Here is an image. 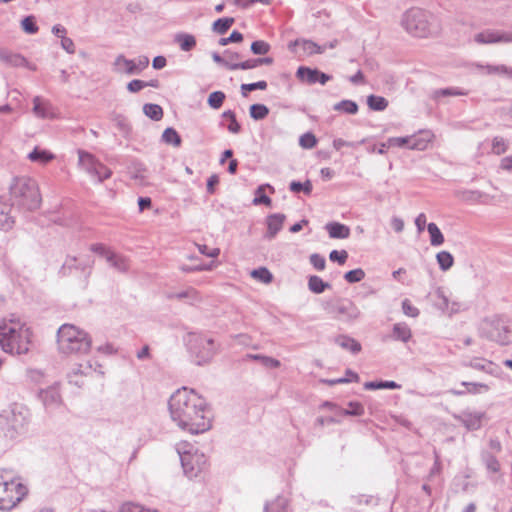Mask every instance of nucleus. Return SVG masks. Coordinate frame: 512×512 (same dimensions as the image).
Listing matches in <instances>:
<instances>
[{"label":"nucleus","mask_w":512,"mask_h":512,"mask_svg":"<svg viewBox=\"0 0 512 512\" xmlns=\"http://www.w3.org/2000/svg\"><path fill=\"white\" fill-rule=\"evenodd\" d=\"M30 337V329L15 315L0 325V346L6 353L26 354L29 351Z\"/></svg>","instance_id":"obj_1"},{"label":"nucleus","mask_w":512,"mask_h":512,"mask_svg":"<svg viewBox=\"0 0 512 512\" xmlns=\"http://www.w3.org/2000/svg\"><path fill=\"white\" fill-rule=\"evenodd\" d=\"M12 207L23 211H34L40 207L42 198L36 180L21 176L13 179L10 185Z\"/></svg>","instance_id":"obj_2"},{"label":"nucleus","mask_w":512,"mask_h":512,"mask_svg":"<svg viewBox=\"0 0 512 512\" xmlns=\"http://www.w3.org/2000/svg\"><path fill=\"white\" fill-rule=\"evenodd\" d=\"M168 407L173 416H194L210 412L207 401L187 387L179 388L170 396Z\"/></svg>","instance_id":"obj_3"},{"label":"nucleus","mask_w":512,"mask_h":512,"mask_svg":"<svg viewBox=\"0 0 512 512\" xmlns=\"http://www.w3.org/2000/svg\"><path fill=\"white\" fill-rule=\"evenodd\" d=\"M91 342L88 333L73 324H63L57 331L59 350L65 354H86L91 348Z\"/></svg>","instance_id":"obj_4"},{"label":"nucleus","mask_w":512,"mask_h":512,"mask_svg":"<svg viewBox=\"0 0 512 512\" xmlns=\"http://www.w3.org/2000/svg\"><path fill=\"white\" fill-rule=\"evenodd\" d=\"M26 492V487L15 480L11 470L0 469V510L15 507Z\"/></svg>","instance_id":"obj_5"},{"label":"nucleus","mask_w":512,"mask_h":512,"mask_svg":"<svg viewBox=\"0 0 512 512\" xmlns=\"http://www.w3.org/2000/svg\"><path fill=\"white\" fill-rule=\"evenodd\" d=\"M482 337L494 341L500 345H508L512 342V332L505 322L497 317L484 319L479 327Z\"/></svg>","instance_id":"obj_6"},{"label":"nucleus","mask_w":512,"mask_h":512,"mask_svg":"<svg viewBox=\"0 0 512 512\" xmlns=\"http://www.w3.org/2000/svg\"><path fill=\"white\" fill-rule=\"evenodd\" d=\"M401 25L414 37L424 38L430 33L429 15L418 8L406 11L402 16Z\"/></svg>","instance_id":"obj_7"},{"label":"nucleus","mask_w":512,"mask_h":512,"mask_svg":"<svg viewBox=\"0 0 512 512\" xmlns=\"http://www.w3.org/2000/svg\"><path fill=\"white\" fill-rule=\"evenodd\" d=\"M187 345L197 365L210 362L216 352L214 340L198 334H190Z\"/></svg>","instance_id":"obj_8"},{"label":"nucleus","mask_w":512,"mask_h":512,"mask_svg":"<svg viewBox=\"0 0 512 512\" xmlns=\"http://www.w3.org/2000/svg\"><path fill=\"white\" fill-rule=\"evenodd\" d=\"M179 455L184 474L189 479L198 477L206 467V458L203 454L185 452Z\"/></svg>","instance_id":"obj_9"},{"label":"nucleus","mask_w":512,"mask_h":512,"mask_svg":"<svg viewBox=\"0 0 512 512\" xmlns=\"http://www.w3.org/2000/svg\"><path fill=\"white\" fill-rule=\"evenodd\" d=\"M328 312L347 322L355 321L361 315L359 308L349 299H340L335 304L328 305Z\"/></svg>","instance_id":"obj_10"},{"label":"nucleus","mask_w":512,"mask_h":512,"mask_svg":"<svg viewBox=\"0 0 512 512\" xmlns=\"http://www.w3.org/2000/svg\"><path fill=\"white\" fill-rule=\"evenodd\" d=\"M172 420L179 428L193 435L204 433L212 427L209 418H172Z\"/></svg>","instance_id":"obj_11"},{"label":"nucleus","mask_w":512,"mask_h":512,"mask_svg":"<svg viewBox=\"0 0 512 512\" xmlns=\"http://www.w3.org/2000/svg\"><path fill=\"white\" fill-rule=\"evenodd\" d=\"M92 265L93 261H79L76 257L68 256L60 268L59 273L62 276H69L72 275L75 271L82 273L85 278H88V276L91 274Z\"/></svg>","instance_id":"obj_12"},{"label":"nucleus","mask_w":512,"mask_h":512,"mask_svg":"<svg viewBox=\"0 0 512 512\" xmlns=\"http://www.w3.org/2000/svg\"><path fill=\"white\" fill-rule=\"evenodd\" d=\"M38 397L45 406L47 412L53 413L62 405V398L57 385L41 389Z\"/></svg>","instance_id":"obj_13"},{"label":"nucleus","mask_w":512,"mask_h":512,"mask_svg":"<svg viewBox=\"0 0 512 512\" xmlns=\"http://www.w3.org/2000/svg\"><path fill=\"white\" fill-rule=\"evenodd\" d=\"M296 76L302 80L307 82L308 84H315L320 83L322 85L326 84L330 79L331 76L321 72L318 69H312L305 66H300L297 69Z\"/></svg>","instance_id":"obj_14"},{"label":"nucleus","mask_w":512,"mask_h":512,"mask_svg":"<svg viewBox=\"0 0 512 512\" xmlns=\"http://www.w3.org/2000/svg\"><path fill=\"white\" fill-rule=\"evenodd\" d=\"M465 366L471 367L479 371H483L495 377H499L502 373L501 368L497 364L490 360L480 357L471 359L469 362L465 363Z\"/></svg>","instance_id":"obj_15"},{"label":"nucleus","mask_w":512,"mask_h":512,"mask_svg":"<svg viewBox=\"0 0 512 512\" xmlns=\"http://www.w3.org/2000/svg\"><path fill=\"white\" fill-rule=\"evenodd\" d=\"M5 421L3 434L9 439H14L25 432V418H1Z\"/></svg>","instance_id":"obj_16"},{"label":"nucleus","mask_w":512,"mask_h":512,"mask_svg":"<svg viewBox=\"0 0 512 512\" xmlns=\"http://www.w3.org/2000/svg\"><path fill=\"white\" fill-rule=\"evenodd\" d=\"M286 220V216L282 213L270 214L266 218L267 231L264 237L268 240H272L276 237L279 231H281L283 224Z\"/></svg>","instance_id":"obj_17"},{"label":"nucleus","mask_w":512,"mask_h":512,"mask_svg":"<svg viewBox=\"0 0 512 512\" xmlns=\"http://www.w3.org/2000/svg\"><path fill=\"white\" fill-rule=\"evenodd\" d=\"M166 298L169 300H184L191 305L201 300L199 292L193 287H188L179 292H167Z\"/></svg>","instance_id":"obj_18"},{"label":"nucleus","mask_w":512,"mask_h":512,"mask_svg":"<svg viewBox=\"0 0 512 512\" xmlns=\"http://www.w3.org/2000/svg\"><path fill=\"white\" fill-rule=\"evenodd\" d=\"M388 146L391 147H405L408 146L411 149L422 150L426 144L423 141H419L414 137H391L388 139Z\"/></svg>","instance_id":"obj_19"},{"label":"nucleus","mask_w":512,"mask_h":512,"mask_svg":"<svg viewBox=\"0 0 512 512\" xmlns=\"http://www.w3.org/2000/svg\"><path fill=\"white\" fill-rule=\"evenodd\" d=\"M113 70L120 74L137 75V71H135V61L127 59L122 54L115 58Z\"/></svg>","instance_id":"obj_20"},{"label":"nucleus","mask_w":512,"mask_h":512,"mask_svg":"<svg viewBox=\"0 0 512 512\" xmlns=\"http://www.w3.org/2000/svg\"><path fill=\"white\" fill-rule=\"evenodd\" d=\"M79 166L89 175L93 176L100 161L89 152L78 150Z\"/></svg>","instance_id":"obj_21"},{"label":"nucleus","mask_w":512,"mask_h":512,"mask_svg":"<svg viewBox=\"0 0 512 512\" xmlns=\"http://www.w3.org/2000/svg\"><path fill=\"white\" fill-rule=\"evenodd\" d=\"M325 229L333 239H346L350 236V228L339 222H329L325 225Z\"/></svg>","instance_id":"obj_22"},{"label":"nucleus","mask_w":512,"mask_h":512,"mask_svg":"<svg viewBox=\"0 0 512 512\" xmlns=\"http://www.w3.org/2000/svg\"><path fill=\"white\" fill-rule=\"evenodd\" d=\"M390 337L395 341H401L406 343L411 339L412 331L406 323H396L393 325Z\"/></svg>","instance_id":"obj_23"},{"label":"nucleus","mask_w":512,"mask_h":512,"mask_svg":"<svg viewBox=\"0 0 512 512\" xmlns=\"http://www.w3.org/2000/svg\"><path fill=\"white\" fill-rule=\"evenodd\" d=\"M107 263L118 272L124 273L129 269L128 259L120 254L111 251L105 258Z\"/></svg>","instance_id":"obj_24"},{"label":"nucleus","mask_w":512,"mask_h":512,"mask_svg":"<svg viewBox=\"0 0 512 512\" xmlns=\"http://www.w3.org/2000/svg\"><path fill=\"white\" fill-rule=\"evenodd\" d=\"M334 342L341 348L349 350L352 354H357L362 349L361 344L348 335H338L334 338Z\"/></svg>","instance_id":"obj_25"},{"label":"nucleus","mask_w":512,"mask_h":512,"mask_svg":"<svg viewBox=\"0 0 512 512\" xmlns=\"http://www.w3.org/2000/svg\"><path fill=\"white\" fill-rule=\"evenodd\" d=\"M475 41L479 44L503 42V32L486 30L476 34Z\"/></svg>","instance_id":"obj_26"},{"label":"nucleus","mask_w":512,"mask_h":512,"mask_svg":"<svg viewBox=\"0 0 512 512\" xmlns=\"http://www.w3.org/2000/svg\"><path fill=\"white\" fill-rule=\"evenodd\" d=\"M0 60L12 66H24L27 64L26 59L20 54L12 53L6 49L0 48Z\"/></svg>","instance_id":"obj_27"},{"label":"nucleus","mask_w":512,"mask_h":512,"mask_svg":"<svg viewBox=\"0 0 512 512\" xmlns=\"http://www.w3.org/2000/svg\"><path fill=\"white\" fill-rule=\"evenodd\" d=\"M324 406L330 407L331 412L334 413L336 416H358L364 413L363 407L358 403H350V407H352L353 410L345 409L342 411H340V409L336 405L329 402H326Z\"/></svg>","instance_id":"obj_28"},{"label":"nucleus","mask_w":512,"mask_h":512,"mask_svg":"<svg viewBox=\"0 0 512 512\" xmlns=\"http://www.w3.org/2000/svg\"><path fill=\"white\" fill-rule=\"evenodd\" d=\"M288 500L279 495L275 499L266 502L264 505V512H286Z\"/></svg>","instance_id":"obj_29"},{"label":"nucleus","mask_w":512,"mask_h":512,"mask_svg":"<svg viewBox=\"0 0 512 512\" xmlns=\"http://www.w3.org/2000/svg\"><path fill=\"white\" fill-rule=\"evenodd\" d=\"M301 43L304 52H306L309 55L312 54H322L324 52V47L319 46L315 42L311 40H295L294 42H291L289 44V48L292 49L293 46L299 45Z\"/></svg>","instance_id":"obj_30"},{"label":"nucleus","mask_w":512,"mask_h":512,"mask_svg":"<svg viewBox=\"0 0 512 512\" xmlns=\"http://www.w3.org/2000/svg\"><path fill=\"white\" fill-rule=\"evenodd\" d=\"M28 158L32 162L45 164L51 161L54 158V155L47 150H41L36 147L32 152L29 153Z\"/></svg>","instance_id":"obj_31"},{"label":"nucleus","mask_w":512,"mask_h":512,"mask_svg":"<svg viewBox=\"0 0 512 512\" xmlns=\"http://www.w3.org/2000/svg\"><path fill=\"white\" fill-rule=\"evenodd\" d=\"M175 41L179 44L181 50L188 52L196 46V39L190 34H178L175 37Z\"/></svg>","instance_id":"obj_32"},{"label":"nucleus","mask_w":512,"mask_h":512,"mask_svg":"<svg viewBox=\"0 0 512 512\" xmlns=\"http://www.w3.org/2000/svg\"><path fill=\"white\" fill-rule=\"evenodd\" d=\"M308 288L313 293L320 294L327 288H330V284L328 282H324L319 276L312 275L308 279Z\"/></svg>","instance_id":"obj_33"},{"label":"nucleus","mask_w":512,"mask_h":512,"mask_svg":"<svg viewBox=\"0 0 512 512\" xmlns=\"http://www.w3.org/2000/svg\"><path fill=\"white\" fill-rule=\"evenodd\" d=\"M335 111L343 112L346 114L354 115L358 112V104L353 100H342L333 106Z\"/></svg>","instance_id":"obj_34"},{"label":"nucleus","mask_w":512,"mask_h":512,"mask_svg":"<svg viewBox=\"0 0 512 512\" xmlns=\"http://www.w3.org/2000/svg\"><path fill=\"white\" fill-rule=\"evenodd\" d=\"M143 113L145 114V116H147L148 118H150L154 121H159L163 117V109L158 104H152V103L144 104Z\"/></svg>","instance_id":"obj_35"},{"label":"nucleus","mask_w":512,"mask_h":512,"mask_svg":"<svg viewBox=\"0 0 512 512\" xmlns=\"http://www.w3.org/2000/svg\"><path fill=\"white\" fill-rule=\"evenodd\" d=\"M234 22L235 19L233 17L219 18L213 23L212 30L220 35H223L229 30Z\"/></svg>","instance_id":"obj_36"},{"label":"nucleus","mask_w":512,"mask_h":512,"mask_svg":"<svg viewBox=\"0 0 512 512\" xmlns=\"http://www.w3.org/2000/svg\"><path fill=\"white\" fill-rule=\"evenodd\" d=\"M367 105L373 111H383L388 107V100L382 96L369 95Z\"/></svg>","instance_id":"obj_37"},{"label":"nucleus","mask_w":512,"mask_h":512,"mask_svg":"<svg viewBox=\"0 0 512 512\" xmlns=\"http://www.w3.org/2000/svg\"><path fill=\"white\" fill-rule=\"evenodd\" d=\"M427 230L430 235V243L432 246H440L444 243V236L435 223H429L427 225Z\"/></svg>","instance_id":"obj_38"},{"label":"nucleus","mask_w":512,"mask_h":512,"mask_svg":"<svg viewBox=\"0 0 512 512\" xmlns=\"http://www.w3.org/2000/svg\"><path fill=\"white\" fill-rule=\"evenodd\" d=\"M162 140L164 143L172 145L174 147H179L181 145V137L178 134V132L172 127H168L164 130L162 134Z\"/></svg>","instance_id":"obj_39"},{"label":"nucleus","mask_w":512,"mask_h":512,"mask_svg":"<svg viewBox=\"0 0 512 512\" xmlns=\"http://www.w3.org/2000/svg\"><path fill=\"white\" fill-rule=\"evenodd\" d=\"M401 386L395 381H370L364 384L366 390L399 389Z\"/></svg>","instance_id":"obj_40"},{"label":"nucleus","mask_w":512,"mask_h":512,"mask_svg":"<svg viewBox=\"0 0 512 512\" xmlns=\"http://www.w3.org/2000/svg\"><path fill=\"white\" fill-rule=\"evenodd\" d=\"M248 359H252L255 361H260L261 364L266 368H278L280 366V361L261 354H247Z\"/></svg>","instance_id":"obj_41"},{"label":"nucleus","mask_w":512,"mask_h":512,"mask_svg":"<svg viewBox=\"0 0 512 512\" xmlns=\"http://www.w3.org/2000/svg\"><path fill=\"white\" fill-rule=\"evenodd\" d=\"M250 117L256 121L265 119L269 114V108L264 104H252L249 108Z\"/></svg>","instance_id":"obj_42"},{"label":"nucleus","mask_w":512,"mask_h":512,"mask_svg":"<svg viewBox=\"0 0 512 512\" xmlns=\"http://www.w3.org/2000/svg\"><path fill=\"white\" fill-rule=\"evenodd\" d=\"M251 276L262 283L269 284L273 280L272 273L265 267H259L251 272Z\"/></svg>","instance_id":"obj_43"},{"label":"nucleus","mask_w":512,"mask_h":512,"mask_svg":"<svg viewBox=\"0 0 512 512\" xmlns=\"http://www.w3.org/2000/svg\"><path fill=\"white\" fill-rule=\"evenodd\" d=\"M312 183L310 180H306L304 183L298 181H292L289 185V189L294 193L303 192L306 195H310L312 192Z\"/></svg>","instance_id":"obj_44"},{"label":"nucleus","mask_w":512,"mask_h":512,"mask_svg":"<svg viewBox=\"0 0 512 512\" xmlns=\"http://www.w3.org/2000/svg\"><path fill=\"white\" fill-rule=\"evenodd\" d=\"M226 96L222 91L212 92L207 100L208 105L213 109H219L225 100Z\"/></svg>","instance_id":"obj_45"},{"label":"nucleus","mask_w":512,"mask_h":512,"mask_svg":"<svg viewBox=\"0 0 512 512\" xmlns=\"http://www.w3.org/2000/svg\"><path fill=\"white\" fill-rule=\"evenodd\" d=\"M268 84L266 81L261 80L254 83L242 84L241 85V94L243 97H247V92H251L254 90H265Z\"/></svg>","instance_id":"obj_46"},{"label":"nucleus","mask_w":512,"mask_h":512,"mask_svg":"<svg viewBox=\"0 0 512 512\" xmlns=\"http://www.w3.org/2000/svg\"><path fill=\"white\" fill-rule=\"evenodd\" d=\"M21 27L27 34H35L39 29L36 24V19L33 15L26 16L21 21Z\"/></svg>","instance_id":"obj_47"},{"label":"nucleus","mask_w":512,"mask_h":512,"mask_svg":"<svg viewBox=\"0 0 512 512\" xmlns=\"http://www.w3.org/2000/svg\"><path fill=\"white\" fill-rule=\"evenodd\" d=\"M33 104H34L33 111L38 117H41V118L48 117V111H47L48 104L43 102L39 96H36L33 99Z\"/></svg>","instance_id":"obj_48"},{"label":"nucleus","mask_w":512,"mask_h":512,"mask_svg":"<svg viewBox=\"0 0 512 512\" xmlns=\"http://www.w3.org/2000/svg\"><path fill=\"white\" fill-rule=\"evenodd\" d=\"M92 371V366L91 364H87L84 369H83V366L80 365L79 368L75 371H73V373L71 375H69V382L78 386V387H81L83 385L82 382H80L79 380L75 379L77 377L78 374H81V375H88L90 372Z\"/></svg>","instance_id":"obj_49"},{"label":"nucleus","mask_w":512,"mask_h":512,"mask_svg":"<svg viewBox=\"0 0 512 512\" xmlns=\"http://www.w3.org/2000/svg\"><path fill=\"white\" fill-rule=\"evenodd\" d=\"M365 278V272L361 268L353 269L344 274V279L348 283H357Z\"/></svg>","instance_id":"obj_50"},{"label":"nucleus","mask_w":512,"mask_h":512,"mask_svg":"<svg viewBox=\"0 0 512 512\" xmlns=\"http://www.w3.org/2000/svg\"><path fill=\"white\" fill-rule=\"evenodd\" d=\"M250 49L255 55H265L270 51V45L263 40H256L252 42Z\"/></svg>","instance_id":"obj_51"},{"label":"nucleus","mask_w":512,"mask_h":512,"mask_svg":"<svg viewBox=\"0 0 512 512\" xmlns=\"http://www.w3.org/2000/svg\"><path fill=\"white\" fill-rule=\"evenodd\" d=\"M482 459L486 465V468L491 472H497L500 468V464L495 456L489 452H485L482 455Z\"/></svg>","instance_id":"obj_52"},{"label":"nucleus","mask_w":512,"mask_h":512,"mask_svg":"<svg viewBox=\"0 0 512 512\" xmlns=\"http://www.w3.org/2000/svg\"><path fill=\"white\" fill-rule=\"evenodd\" d=\"M462 386L466 387V391L469 393H483L489 391V386L484 383L476 382H463Z\"/></svg>","instance_id":"obj_53"},{"label":"nucleus","mask_w":512,"mask_h":512,"mask_svg":"<svg viewBox=\"0 0 512 512\" xmlns=\"http://www.w3.org/2000/svg\"><path fill=\"white\" fill-rule=\"evenodd\" d=\"M433 296L437 298L434 299V302L439 309L444 310L448 306V298L445 295L444 288H437Z\"/></svg>","instance_id":"obj_54"},{"label":"nucleus","mask_w":512,"mask_h":512,"mask_svg":"<svg viewBox=\"0 0 512 512\" xmlns=\"http://www.w3.org/2000/svg\"><path fill=\"white\" fill-rule=\"evenodd\" d=\"M259 66H261L260 59L255 58V59H248L243 62L235 63V65L231 66V68H232V70H249V69L257 68Z\"/></svg>","instance_id":"obj_55"},{"label":"nucleus","mask_w":512,"mask_h":512,"mask_svg":"<svg viewBox=\"0 0 512 512\" xmlns=\"http://www.w3.org/2000/svg\"><path fill=\"white\" fill-rule=\"evenodd\" d=\"M111 175L112 171L103 163L99 162L97 169L92 177L97 178L98 182H103L104 180L110 178Z\"/></svg>","instance_id":"obj_56"},{"label":"nucleus","mask_w":512,"mask_h":512,"mask_svg":"<svg viewBox=\"0 0 512 512\" xmlns=\"http://www.w3.org/2000/svg\"><path fill=\"white\" fill-rule=\"evenodd\" d=\"M299 144L305 149H311L317 144V139L313 133L307 132L300 136Z\"/></svg>","instance_id":"obj_57"},{"label":"nucleus","mask_w":512,"mask_h":512,"mask_svg":"<svg viewBox=\"0 0 512 512\" xmlns=\"http://www.w3.org/2000/svg\"><path fill=\"white\" fill-rule=\"evenodd\" d=\"M311 265L318 271H322L326 266V259L318 253H313L309 257Z\"/></svg>","instance_id":"obj_58"},{"label":"nucleus","mask_w":512,"mask_h":512,"mask_svg":"<svg viewBox=\"0 0 512 512\" xmlns=\"http://www.w3.org/2000/svg\"><path fill=\"white\" fill-rule=\"evenodd\" d=\"M507 150V143L502 137H495L492 141V151L497 154H503Z\"/></svg>","instance_id":"obj_59"},{"label":"nucleus","mask_w":512,"mask_h":512,"mask_svg":"<svg viewBox=\"0 0 512 512\" xmlns=\"http://www.w3.org/2000/svg\"><path fill=\"white\" fill-rule=\"evenodd\" d=\"M348 258V253L346 250H333L329 254V259L333 262H337L340 265L345 264L346 260Z\"/></svg>","instance_id":"obj_60"},{"label":"nucleus","mask_w":512,"mask_h":512,"mask_svg":"<svg viewBox=\"0 0 512 512\" xmlns=\"http://www.w3.org/2000/svg\"><path fill=\"white\" fill-rule=\"evenodd\" d=\"M470 307L468 302L465 301H450V316L454 313L466 311Z\"/></svg>","instance_id":"obj_61"},{"label":"nucleus","mask_w":512,"mask_h":512,"mask_svg":"<svg viewBox=\"0 0 512 512\" xmlns=\"http://www.w3.org/2000/svg\"><path fill=\"white\" fill-rule=\"evenodd\" d=\"M467 430H477L481 426V418H458Z\"/></svg>","instance_id":"obj_62"},{"label":"nucleus","mask_w":512,"mask_h":512,"mask_svg":"<svg viewBox=\"0 0 512 512\" xmlns=\"http://www.w3.org/2000/svg\"><path fill=\"white\" fill-rule=\"evenodd\" d=\"M14 220L12 216H9L8 213L4 211L0 212V229L4 231H8L13 227Z\"/></svg>","instance_id":"obj_63"},{"label":"nucleus","mask_w":512,"mask_h":512,"mask_svg":"<svg viewBox=\"0 0 512 512\" xmlns=\"http://www.w3.org/2000/svg\"><path fill=\"white\" fill-rule=\"evenodd\" d=\"M119 512H157L150 509H146L139 504L126 503L123 504Z\"/></svg>","instance_id":"obj_64"}]
</instances>
